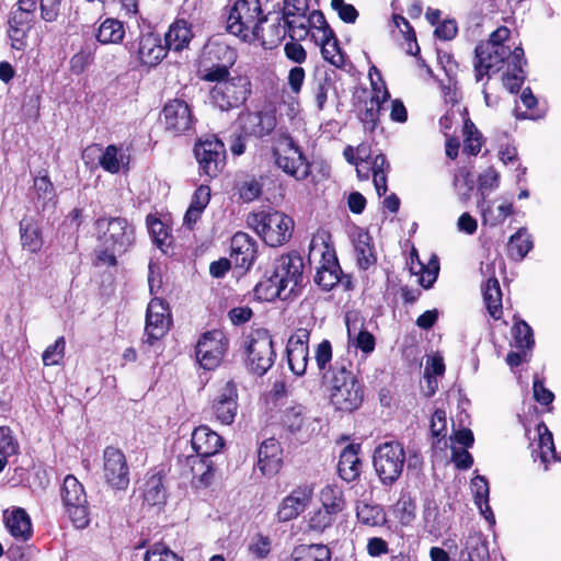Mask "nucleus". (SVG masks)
<instances>
[{
  "label": "nucleus",
  "instance_id": "nucleus-1",
  "mask_svg": "<svg viewBox=\"0 0 561 561\" xmlns=\"http://www.w3.org/2000/svg\"><path fill=\"white\" fill-rule=\"evenodd\" d=\"M94 227L99 242L95 249L98 261L108 266L116 265V255L125 253L135 243L134 225L124 217H101Z\"/></svg>",
  "mask_w": 561,
  "mask_h": 561
},
{
  "label": "nucleus",
  "instance_id": "nucleus-2",
  "mask_svg": "<svg viewBox=\"0 0 561 561\" xmlns=\"http://www.w3.org/2000/svg\"><path fill=\"white\" fill-rule=\"evenodd\" d=\"M64 0H18L9 14L8 36L14 49L26 46V37L32 27L35 12L39 9L41 19L53 23L57 21Z\"/></svg>",
  "mask_w": 561,
  "mask_h": 561
},
{
  "label": "nucleus",
  "instance_id": "nucleus-3",
  "mask_svg": "<svg viewBox=\"0 0 561 561\" xmlns=\"http://www.w3.org/2000/svg\"><path fill=\"white\" fill-rule=\"evenodd\" d=\"M204 80L215 82L209 92L211 103L221 111H229L242 105L251 90L247 77H230L226 66H213L206 70Z\"/></svg>",
  "mask_w": 561,
  "mask_h": 561
},
{
  "label": "nucleus",
  "instance_id": "nucleus-4",
  "mask_svg": "<svg viewBox=\"0 0 561 561\" xmlns=\"http://www.w3.org/2000/svg\"><path fill=\"white\" fill-rule=\"evenodd\" d=\"M247 222L270 247L286 243L294 230V220L289 216L272 209L249 214Z\"/></svg>",
  "mask_w": 561,
  "mask_h": 561
},
{
  "label": "nucleus",
  "instance_id": "nucleus-5",
  "mask_svg": "<svg viewBox=\"0 0 561 561\" xmlns=\"http://www.w3.org/2000/svg\"><path fill=\"white\" fill-rule=\"evenodd\" d=\"M263 22L260 0H237L227 19L229 33L243 41L259 39Z\"/></svg>",
  "mask_w": 561,
  "mask_h": 561
},
{
  "label": "nucleus",
  "instance_id": "nucleus-6",
  "mask_svg": "<svg viewBox=\"0 0 561 561\" xmlns=\"http://www.w3.org/2000/svg\"><path fill=\"white\" fill-rule=\"evenodd\" d=\"M275 136L273 156L276 165L298 181L307 179L310 173L309 163L300 148L285 131H278Z\"/></svg>",
  "mask_w": 561,
  "mask_h": 561
},
{
  "label": "nucleus",
  "instance_id": "nucleus-7",
  "mask_svg": "<svg viewBox=\"0 0 561 561\" xmlns=\"http://www.w3.org/2000/svg\"><path fill=\"white\" fill-rule=\"evenodd\" d=\"M404 462L405 451L399 442H385L374 451V469L383 485H392L401 477Z\"/></svg>",
  "mask_w": 561,
  "mask_h": 561
},
{
  "label": "nucleus",
  "instance_id": "nucleus-8",
  "mask_svg": "<svg viewBox=\"0 0 561 561\" xmlns=\"http://www.w3.org/2000/svg\"><path fill=\"white\" fill-rule=\"evenodd\" d=\"M60 497L66 514L77 528H85L90 523V508L83 484L73 476L64 479Z\"/></svg>",
  "mask_w": 561,
  "mask_h": 561
},
{
  "label": "nucleus",
  "instance_id": "nucleus-9",
  "mask_svg": "<svg viewBox=\"0 0 561 561\" xmlns=\"http://www.w3.org/2000/svg\"><path fill=\"white\" fill-rule=\"evenodd\" d=\"M248 368L251 373L263 376L274 364L273 340L266 330H256L249 335L247 346Z\"/></svg>",
  "mask_w": 561,
  "mask_h": 561
},
{
  "label": "nucleus",
  "instance_id": "nucleus-10",
  "mask_svg": "<svg viewBox=\"0 0 561 561\" xmlns=\"http://www.w3.org/2000/svg\"><path fill=\"white\" fill-rule=\"evenodd\" d=\"M228 348V342L225 334L219 330H213L204 333L195 347V356L206 370L217 368Z\"/></svg>",
  "mask_w": 561,
  "mask_h": 561
},
{
  "label": "nucleus",
  "instance_id": "nucleus-11",
  "mask_svg": "<svg viewBox=\"0 0 561 561\" xmlns=\"http://www.w3.org/2000/svg\"><path fill=\"white\" fill-rule=\"evenodd\" d=\"M194 152L201 172L208 178H215L225 164V145L216 137L199 139Z\"/></svg>",
  "mask_w": 561,
  "mask_h": 561
},
{
  "label": "nucleus",
  "instance_id": "nucleus-12",
  "mask_svg": "<svg viewBox=\"0 0 561 561\" xmlns=\"http://www.w3.org/2000/svg\"><path fill=\"white\" fill-rule=\"evenodd\" d=\"M272 273L286 291L296 295L304 280V260L296 252L280 255L274 261Z\"/></svg>",
  "mask_w": 561,
  "mask_h": 561
},
{
  "label": "nucleus",
  "instance_id": "nucleus-13",
  "mask_svg": "<svg viewBox=\"0 0 561 561\" xmlns=\"http://www.w3.org/2000/svg\"><path fill=\"white\" fill-rule=\"evenodd\" d=\"M513 50L506 45L481 43L476 47V79L480 81L490 71H499L505 60L512 64Z\"/></svg>",
  "mask_w": 561,
  "mask_h": 561
},
{
  "label": "nucleus",
  "instance_id": "nucleus-14",
  "mask_svg": "<svg viewBox=\"0 0 561 561\" xmlns=\"http://www.w3.org/2000/svg\"><path fill=\"white\" fill-rule=\"evenodd\" d=\"M128 50L146 67H156L167 56V47L162 45L160 36L152 32L141 33L137 39L129 43Z\"/></svg>",
  "mask_w": 561,
  "mask_h": 561
},
{
  "label": "nucleus",
  "instance_id": "nucleus-15",
  "mask_svg": "<svg viewBox=\"0 0 561 561\" xmlns=\"http://www.w3.org/2000/svg\"><path fill=\"white\" fill-rule=\"evenodd\" d=\"M103 478L115 490H126L129 485V467L124 453L113 446L103 451Z\"/></svg>",
  "mask_w": 561,
  "mask_h": 561
},
{
  "label": "nucleus",
  "instance_id": "nucleus-16",
  "mask_svg": "<svg viewBox=\"0 0 561 561\" xmlns=\"http://www.w3.org/2000/svg\"><path fill=\"white\" fill-rule=\"evenodd\" d=\"M314 494L313 483H301L296 485L288 495L279 503L276 518L280 523H286L297 518L310 505Z\"/></svg>",
  "mask_w": 561,
  "mask_h": 561
},
{
  "label": "nucleus",
  "instance_id": "nucleus-17",
  "mask_svg": "<svg viewBox=\"0 0 561 561\" xmlns=\"http://www.w3.org/2000/svg\"><path fill=\"white\" fill-rule=\"evenodd\" d=\"M238 125L244 136L263 138L275 130L277 118L273 111L242 112Z\"/></svg>",
  "mask_w": 561,
  "mask_h": 561
},
{
  "label": "nucleus",
  "instance_id": "nucleus-18",
  "mask_svg": "<svg viewBox=\"0 0 561 561\" xmlns=\"http://www.w3.org/2000/svg\"><path fill=\"white\" fill-rule=\"evenodd\" d=\"M171 323V316L168 305L159 299L153 298L147 308L146 314V342L152 344L154 341L164 336Z\"/></svg>",
  "mask_w": 561,
  "mask_h": 561
},
{
  "label": "nucleus",
  "instance_id": "nucleus-19",
  "mask_svg": "<svg viewBox=\"0 0 561 561\" xmlns=\"http://www.w3.org/2000/svg\"><path fill=\"white\" fill-rule=\"evenodd\" d=\"M310 331L306 328H298L288 339L286 352L290 370L301 376L306 373L309 360Z\"/></svg>",
  "mask_w": 561,
  "mask_h": 561
},
{
  "label": "nucleus",
  "instance_id": "nucleus-20",
  "mask_svg": "<svg viewBox=\"0 0 561 561\" xmlns=\"http://www.w3.org/2000/svg\"><path fill=\"white\" fill-rule=\"evenodd\" d=\"M165 129L179 135L193 126V114L190 105L179 99L168 102L162 111Z\"/></svg>",
  "mask_w": 561,
  "mask_h": 561
},
{
  "label": "nucleus",
  "instance_id": "nucleus-21",
  "mask_svg": "<svg viewBox=\"0 0 561 561\" xmlns=\"http://www.w3.org/2000/svg\"><path fill=\"white\" fill-rule=\"evenodd\" d=\"M536 433L537 438L530 444L531 456L534 461L540 460L543 470H548L549 465L561 461V457L556 451L552 433L543 422L536 426Z\"/></svg>",
  "mask_w": 561,
  "mask_h": 561
},
{
  "label": "nucleus",
  "instance_id": "nucleus-22",
  "mask_svg": "<svg viewBox=\"0 0 561 561\" xmlns=\"http://www.w3.org/2000/svg\"><path fill=\"white\" fill-rule=\"evenodd\" d=\"M320 254L321 261L320 265L317 267L314 282L322 289L331 290L341 280L342 270L333 250L324 247V250L321 251Z\"/></svg>",
  "mask_w": 561,
  "mask_h": 561
},
{
  "label": "nucleus",
  "instance_id": "nucleus-23",
  "mask_svg": "<svg viewBox=\"0 0 561 561\" xmlns=\"http://www.w3.org/2000/svg\"><path fill=\"white\" fill-rule=\"evenodd\" d=\"M256 255L255 241L245 232H237L231 239L230 261L236 268L249 270Z\"/></svg>",
  "mask_w": 561,
  "mask_h": 561
},
{
  "label": "nucleus",
  "instance_id": "nucleus-24",
  "mask_svg": "<svg viewBox=\"0 0 561 561\" xmlns=\"http://www.w3.org/2000/svg\"><path fill=\"white\" fill-rule=\"evenodd\" d=\"M31 199L38 213H45L56 207L57 194L47 174L34 178Z\"/></svg>",
  "mask_w": 561,
  "mask_h": 561
},
{
  "label": "nucleus",
  "instance_id": "nucleus-25",
  "mask_svg": "<svg viewBox=\"0 0 561 561\" xmlns=\"http://www.w3.org/2000/svg\"><path fill=\"white\" fill-rule=\"evenodd\" d=\"M282 467V448L275 438L265 439L257 451V468L266 477L275 476Z\"/></svg>",
  "mask_w": 561,
  "mask_h": 561
},
{
  "label": "nucleus",
  "instance_id": "nucleus-26",
  "mask_svg": "<svg viewBox=\"0 0 561 561\" xmlns=\"http://www.w3.org/2000/svg\"><path fill=\"white\" fill-rule=\"evenodd\" d=\"M191 443L195 453L206 458H210L219 453L224 446L222 438L206 425L194 430Z\"/></svg>",
  "mask_w": 561,
  "mask_h": 561
},
{
  "label": "nucleus",
  "instance_id": "nucleus-27",
  "mask_svg": "<svg viewBox=\"0 0 561 561\" xmlns=\"http://www.w3.org/2000/svg\"><path fill=\"white\" fill-rule=\"evenodd\" d=\"M5 528L18 541H27L33 534L30 515L24 508L14 507L3 512Z\"/></svg>",
  "mask_w": 561,
  "mask_h": 561
},
{
  "label": "nucleus",
  "instance_id": "nucleus-28",
  "mask_svg": "<svg viewBox=\"0 0 561 561\" xmlns=\"http://www.w3.org/2000/svg\"><path fill=\"white\" fill-rule=\"evenodd\" d=\"M238 394L236 388H224V390L214 398L211 403L213 412L218 421L229 425L233 422L237 411Z\"/></svg>",
  "mask_w": 561,
  "mask_h": 561
},
{
  "label": "nucleus",
  "instance_id": "nucleus-29",
  "mask_svg": "<svg viewBox=\"0 0 561 561\" xmlns=\"http://www.w3.org/2000/svg\"><path fill=\"white\" fill-rule=\"evenodd\" d=\"M359 449V444H350L340 454L337 470L340 477L346 482L355 481L360 474Z\"/></svg>",
  "mask_w": 561,
  "mask_h": 561
},
{
  "label": "nucleus",
  "instance_id": "nucleus-30",
  "mask_svg": "<svg viewBox=\"0 0 561 561\" xmlns=\"http://www.w3.org/2000/svg\"><path fill=\"white\" fill-rule=\"evenodd\" d=\"M22 249L30 253L42 250L44 240L39 224L33 217H24L19 225Z\"/></svg>",
  "mask_w": 561,
  "mask_h": 561
},
{
  "label": "nucleus",
  "instance_id": "nucleus-31",
  "mask_svg": "<svg viewBox=\"0 0 561 561\" xmlns=\"http://www.w3.org/2000/svg\"><path fill=\"white\" fill-rule=\"evenodd\" d=\"M362 388H332L330 402L337 411L352 412L363 401Z\"/></svg>",
  "mask_w": 561,
  "mask_h": 561
},
{
  "label": "nucleus",
  "instance_id": "nucleus-32",
  "mask_svg": "<svg viewBox=\"0 0 561 561\" xmlns=\"http://www.w3.org/2000/svg\"><path fill=\"white\" fill-rule=\"evenodd\" d=\"M192 38L193 33L190 24L185 20H176L170 25L164 36V46L167 47V50L181 51L188 47Z\"/></svg>",
  "mask_w": 561,
  "mask_h": 561
},
{
  "label": "nucleus",
  "instance_id": "nucleus-33",
  "mask_svg": "<svg viewBox=\"0 0 561 561\" xmlns=\"http://www.w3.org/2000/svg\"><path fill=\"white\" fill-rule=\"evenodd\" d=\"M142 499L150 505H161L165 502L167 493L160 472H149L145 477L144 484L141 486Z\"/></svg>",
  "mask_w": 561,
  "mask_h": 561
},
{
  "label": "nucleus",
  "instance_id": "nucleus-34",
  "mask_svg": "<svg viewBox=\"0 0 561 561\" xmlns=\"http://www.w3.org/2000/svg\"><path fill=\"white\" fill-rule=\"evenodd\" d=\"M263 22H271L266 30L260 26L259 39L266 48H273L277 46L288 35L286 23L284 18L276 14L274 18H264Z\"/></svg>",
  "mask_w": 561,
  "mask_h": 561
},
{
  "label": "nucleus",
  "instance_id": "nucleus-35",
  "mask_svg": "<svg viewBox=\"0 0 561 561\" xmlns=\"http://www.w3.org/2000/svg\"><path fill=\"white\" fill-rule=\"evenodd\" d=\"M353 245L359 268L367 270L376 263L377 259L374 252L371 237L368 232L363 230L358 231L353 238Z\"/></svg>",
  "mask_w": 561,
  "mask_h": 561
},
{
  "label": "nucleus",
  "instance_id": "nucleus-36",
  "mask_svg": "<svg viewBox=\"0 0 561 561\" xmlns=\"http://www.w3.org/2000/svg\"><path fill=\"white\" fill-rule=\"evenodd\" d=\"M471 491L473 493L474 503L478 506L481 515L491 524H495V517L489 505V483L482 476H476L471 480Z\"/></svg>",
  "mask_w": 561,
  "mask_h": 561
},
{
  "label": "nucleus",
  "instance_id": "nucleus-37",
  "mask_svg": "<svg viewBox=\"0 0 561 561\" xmlns=\"http://www.w3.org/2000/svg\"><path fill=\"white\" fill-rule=\"evenodd\" d=\"M321 47L322 57L335 67L344 65V56L339 47L337 39L333 31H322L317 34L314 41Z\"/></svg>",
  "mask_w": 561,
  "mask_h": 561
},
{
  "label": "nucleus",
  "instance_id": "nucleus-38",
  "mask_svg": "<svg viewBox=\"0 0 561 561\" xmlns=\"http://www.w3.org/2000/svg\"><path fill=\"white\" fill-rule=\"evenodd\" d=\"M526 64L524 58V49L522 47H515L512 54V70L503 77L504 87L512 93L517 92L524 83L525 73L523 65Z\"/></svg>",
  "mask_w": 561,
  "mask_h": 561
},
{
  "label": "nucleus",
  "instance_id": "nucleus-39",
  "mask_svg": "<svg viewBox=\"0 0 561 561\" xmlns=\"http://www.w3.org/2000/svg\"><path fill=\"white\" fill-rule=\"evenodd\" d=\"M489 558V549L480 533H470L463 543V548L459 553L458 560L463 561H486Z\"/></svg>",
  "mask_w": 561,
  "mask_h": 561
},
{
  "label": "nucleus",
  "instance_id": "nucleus-40",
  "mask_svg": "<svg viewBox=\"0 0 561 561\" xmlns=\"http://www.w3.org/2000/svg\"><path fill=\"white\" fill-rule=\"evenodd\" d=\"M129 162V154L123 147L108 145L99 158L101 168L112 174L118 173L121 168L127 165Z\"/></svg>",
  "mask_w": 561,
  "mask_h": 561
},
{
  "label": "nucleus",
  "instance_id": "nucleus-41",
  "mask_svg": "<svg viewBox=\"0 0 561 561\" xmlns=\"http://www.w3.org/2000/svg\"><path fill=\"white\" fill-rule=\"evenodd\" d=\"M323 379L331 386H354L355 375L353 365L347 360H337L327 371L323 373Z\"/></svg>",
  "mask_w": 561,
  "mask_h": 561
},
{
  "label": "nucleus",
  "instance_id": "nucleus-42",
  "mask_svg": "<svg viewBox=\"0 0 561 561\" xmlns=\"http://www.w3.org/2000/svg\"><path fill=\"white\" fill-rule=\"evenodd\" d=\"M319 500L322 508L335 515L343 512L346 506L343 490L335 483L325 484L319 492Z\"/></svg>",
  "mask_w": 561,
  "mask_h": 561
},
{
  "label": "nucleus",
  "instance_id": "nucleus-43",
  "mask_svg": "<svg viewBox=\"0 0 561 561\" xmlns=\"http://www.w3.org/2000/svg\"><path fill=\"white\" fill-rule=\"evenodd\" d=\"M254 291L256 297L264 301H273L276 298L286 300L291 297V295L286 291V288L280 283L278 284L273 273L261 279L255 286Z\"/></svg>",
  "mask_w": 561,
  "mask_h": 561
},
{
  "label": "nucleus",
  "instance_id": "nucleus-44",
  "mask_svg": "<svg viewBox=\"0 0 561 561\" xmlns=\"http://www.w3.org/2000/svg\"><path fill=\"white\" fill-rule=\"evenodd\" d=\"M124 23L117 19L107 18L99 26L96 41L103 45L119 44L125 37Z\"/></svg>",
  "mask_w": 561,
  "mask_h": 561
},
{
  "label": "nucleus",
  "instance_id": "nucleus-45",
  "mask_svg": "<svg viewBox=\"0 0 561 561\" xmlns=\"http://www.w3.org/2000/svg\"><path fill=\"white\" fill-rule=\"evenodd\" d=\"M331 550L322 543L299 545L291 552V561H330Z\"/></svg>",
  "mask_w": 561,
  "mask_h": 561
},
{
  "label": "nucleus",
  "instance_id": "nucleus-46",
  "mask_svg": "<svg viewBox=\"0 0 561 561\" xmlns=\"http://www.w3.org/2000/svg\"><path fill=\"white\" fill-rule=\"evenodd\" d=\"M483 299L489 314L499 320L502 317V291L496 278H489L483 287Z\"/></svg>",
  "mask_w": 561,
  "mask_h": 561
},
{
  "label": "nucleus",
  "instance_id": "nucleus-47",
  "mask_svg": "<svg viewBox=\"0 0 561 561\" xmlns=\"http://www.w3.org/2000/svg\"><path fill=\"white\" fill-rule=\"evenodd\" d=\"M533 248V240L525 228L518 229L507 243L508 256L514 261H522Z\"/></svg>",
  "mask_w": 561,
  "mask_h": 561
},
{
  "label": "nucleus",
  "instance_id": "nucleus-48",
  "mask_svg": "<svg viewBox=\"0 0 561 561\" xmlns=\"http://www.w3.org/2000/svg\"><path fill=\"white\" fill-rule=\"evenodd\" d=\"M414 255L417 257L415 250H413V252L411 253V260H412L411 266H410L411 272L413 274H420V284L424 288L432 287V285L436 280V278L438 276V272H439L438 260L436 257H434L430 261L428 265L425 266L423 263H421L419 261L416 263H414L413 262Z\"/></svg>",
  "mask_w": 561,
  "mask_h": 561
},
{
  "label": "nucleus",
  "instance_id": "nucleus-49",
  "mask_svg": "<svg viewBox=\"0 0 561 561\" xmlns=\"http://www.w3.org/2000/svg\"><path fill=\"white\" fill-rule=\"evenodd\" d=\"M20 446L16 437L9 426H0V472L8 465V459L19 453Z\"/></svg>",
  "mask_w": 561,
  "mask_h": 561
},
{
  "label": "nucleus",
  "instance_id": "nucleus-50",
  "mask_svg": "<svg viewBox=\"0 0 561 561\" xmlns=\"http://www.w3.org/2000/svg\"><path fill=\"white\" fill-rule=\"evenodd\" d=\"M356 517L362 525L368 527L381 526L386 515L380 505L360 503L356 507Z\"/></svg>",
  "mask_w": 561,
  "mask_h": 561
},
{
  "label": "nucleus",
  "instance_id": "nucleus-51",
  "mask_svg": "<svg viewBox=\"0 0 561 561\" xmlns=\"http://www.w3.org/2000/svg\"><path fill=\"white\" fill-rule=\"evenodd\" d=\"M453 186L462 203H467L474 188L471 173L467 168H459L454 174Z\"/></svg>",
  "mask_w": 561,
  "mask_h": 561
},
{
  "label": "nucleus",
  "instance_id": "nucleus-52",
  "mask_svg": "<svg viewBox=\"0 0 561 561\" xmlns=\"http://www.w3.org/2000/svg\"><path fill=\"white\" fill-rule=\"evenodd\" d=\"M286 23L288 36L293 41H302L309 33L308 19L306 13L283 16Z\"/></svg>",
  "mask_w": 561,
  "mask_h": 561
},
{
  "label": "nucleus",
  "instance_id": "nucleus-53",
  "mask_svg": "<svg viewBox=\"0 0 561 561\" xmlns=\"http://www.w3.org/2000/svg\"><path fill=\"white\" fill-rule=\"evenodd\" d=\"M513 214V204L512 203H503L497 207H493L492 205H488L482 208V217L484 224H488L492 227H496L505 221V219Z\"/></svg>",
  "mask_w": 561,
  "mask_h": 561
},
{
  "label": "nucleus",
  "instance_id": "nucleus-54",
  "mask_svg": "<svg viewBox=\"0 0 561 561\" xmlns=\"http://www.w3.org/2000/svg\"><path fill=\"white\" fill-rule=\"evenodd\" d=\"M187 461L191 466L194 478H197L202 483L207 484L213 477V462L210 458L202 457L199 455L190 456Z\"/></svg>",
  "mask_w": 561,
  "mask_h": 561
},
{
  "label": "nucleus",
  "instance_id": "nucleus-55",
  "mask_svg": "<svg viewBox=\"0 0 561 561\" xmlns=\"http://www.w3.org/2000/svg\"><path fill=\"white\" fill-rule=\"evenodd\" d=\"M512 333L517 348L530 351L534 347L533 330L527 322L517 321L512 329Z\"/></svg>",
  "mask_w": 561,
  "mask_h": 561
},
{
  "label": "nucleus",
  "instance_id": "nucleus-56",
  "mask_svg": "<svg viewBox=\"0 0 561 561\" xmlns=\"http://www.w3.org/2000/svg\"><path fill=\"white\" fill-rule=\"evenodd\" d=\"M335 514L324 508H318L310 514L308 528L311 531L323 533L331 527L335 520Z\"/></svg>",
  "mask_w": 561,
  "mask_h": 561
},
{
  "label": "nucleus",
  "instance_id": "nucleus-57",
  "mask_svg": "<svg viewBox=\"0 0 561 561\" xmlns=\"http://www.w3.org/2000/svg\"><path fill=\"white\" fill-rule=\"evenodd\" d=\"M332 88L329 77H316L311 83L312 98L319 111H322L328 100V93Z\"/></svg>",
  "mask_w": 561,
  "mask_h": 561
},
{
  "label": "nucleus",
  "instance_id": "nucleus-58",
  "mask_svg": "<svg viewBox=\"0 0 561 561\" xmlns=\"http://www.w3.org/2000/svg\"><path fill=\"white\" fill-rule=\"evenodd\" d=\"M445 373V363L439 354H432L426 357L424 378L428 385H437V377H442Z\"/></svg>",
  "mask_w": 561,
  "mask_h": 561
},
{
  "label": "nucleus",
  "instance_id": "nucleus-59",
  "mask_svg": "<svg viewBox=\"0 0 561 561\" xmlns=\"http://www.w3.org/2000/svg\"><path fill=\"white\" fill-rule=\"evenodd\" d=\"M463 135V151L469 154L477 156L482 146L481 135L470 121L465 123Z\"/></svg>",
  "mask_w": 561,
  "mask_h": 561
},
{
  "label": "nucleus",
  "instance_id": "nucleus-60",
  "mask_svg": "<svg viewBox=\"0 0 561 561\" xmlns=\"http://www.w3.org/2000/svg\"><path fill=\"white\" fill-rule=\"evenodd\" d=\"M369 80L371 84L373 95L370 100L377 101L379 103H385L390 99V93L386 87L385 81L381 78L380 71L373 66L369 69Z\"/></svg>",
  "mask_w": 561,
  "mask_h": 561
},
{
  "label": "nucleus",
  "instance_id": "nucleus-61",
  "mask_svg": "<svg viewBox=\"0 0 561 561\" xmlns=\"http://www.w3.org/2000/svg\"><path fill=\"white\" fill-rule=\"evenodd\" d=\"M382 103H379L374 100H367L365 102V107L359 112V119L364 124L366 130L373 131L379 121L380 108Z\"/></svg>",
  "mask_w": 561,
  "mask_h": 561
},
{
  "label": "nucleus",
  "instance_id": "nucleus-62",
  "mask_svg": "<svg viewBox=\"0 0 561 561\" xmlns=\"http://www.w3.org/2000/svg\"><path fill=\"white\" fill-rule=\"evenodd\" d=\"M149 232L153 239V242L163 250L164 247H169L171 244V239L169 236L168 228L159 219H151L148 217L147 219Z\"/></svg>",
  "mask_w": 561,
  "mask_h": 561
},
{
  "label": "nucleus",
  "instance_id": "nucleus-63",
  "mask_svg": "<svg viewBox=\"0 0 561 561\" xmlns=\"http://www.w3.org/2000/svg\"><path fill=\"white\" fill-rule=\"evenodd\" d=\"M66 341L64 336L58 337L54 344L46 347L42 355L46 366L58 365L65 356Z\"/></svg>",
  "mask_w": 561,
  "mask_h": 561
},
{
  "label": "nucleus",
  "instance_id": "nucleus-64",
  "mask_svg": "<svg viewBox=\"0 0 561 561\" xmlns=\"http://www.w3.org/2000/svg\"><path fill=\"white\" fill-rule=\"evenodd\" d=\"M144 561H182L172 550L163 543L153 545L145 556Z\"/></svg>",
  "mask_w": 561,
  "mask_h": 561
}]
</instances>
